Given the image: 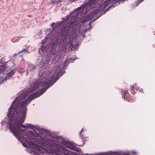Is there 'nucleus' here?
Segmentation results:
<instances>
[{
	"mask_svg": "<svg viewBox=\"0 0 155 155\" xmlns=\"http://www.w3.org/2000/svg\"><path fill=\"white\" fill-rule=\"evenodd\" d=\"M47 83V81H46V80L44 82H42L41 81L35 80V81L27 90L24 89L20 92L18 94V96L13 101L9 108L8 115H9L11 111H17L22 113L25 112L26 114H27L26 105L27 104L30 102L32 99L39 97L43 94L49 87L50 85L48 83L47 86L41 89L39 91L36 92L35 91L34 93L30 94L25 100L23 101V100L31 92L37 90L39 87L44 85Z\"/></svg>",
	"mask_w": 155,
	"mask_h": 155,
	"instance_id": "obj_2",
	"label": "nucleus"
},
{
	"mask_svg": "<svg viewBox=\"0 0 155 155\" xmlns=\"http://www.w3.org/2000/svg\"><path fill=\"white\" fill-rule=\"evenodd\" d=\"M75 0H71V1L72 2H74Z\"/></svg>",
	"mask_w": 155,
	"mask_h": 155,
	"instance_id": "obj_27",
	"label": "nucleus"
},
{
	"mask_svg": "<svg viewBox=\"0 0 155 155\" xmlns=\"http://www.w3.org/2000/svg\"><path fill=\"white\" fill-rule=\"evenodd\" d=\"M28 72H27V73H26V75H28Z\"/></svg>",
	"mask_w": 155,
	"mask_h": 155,
	"instance_id": "obj_28",
	"label": "nucleus"
},
{
	"mask_svg": "<svg viewBox=\"0 0 155 155\" xmlns=\"http://www.w3.org/2000/svg\"><path fill=\"white\" fill-rule=\"evenodd\" d=\"M91 22H89V24H88V25L89 26V27L88 28V29H86V30H87L88 29H89V30H90V29L91 26Z\"/></svg>",
	"mask_w": 155,
	"mask_h": 155,
	"instance_id": "obj_20",
	"label": "nucleus"
},
{
	"mask_svg": "<svg viewBox=\"0 0 155 155\" xmlns=\"http://www.w3.org/2000/svg\"><path fill=\"white\" fill-rule=\"evenodd\" d=\"M27 128L32 129L34 131V130L39 132L40 133L42 134H45V135L48 136L51 135V131L45 129H43L39 127L38 126H34L33 124H26Z\"/></svg>",
	"mask_w": 155,
	"mask_h": 155,
	"instance_id": "obj_7",
	"label": "nucleus"
},
{
	"mask_svg": "<svg viewBox=\"0 0 155 155\" xmlns=\"http://www.w3.org/2000/svg\"><path fill=\"white\" fill-rule=\"evenodd\" d=\"M83 9V10H82V9L79 8V7L74 11L71 17L70 15H67L63 20L61 21V23L64 24L68 21V23L61 29L60 31V35L58 37V39H60V43L62 45L69 44L71 46L72 45L71 38L68 37V35L71 28V26L75 22L79 14L83 13L85 14L87 12H85V9L84 8Z\"/></svg>",
	"mask_w": 155,
	"mask_h": 155,
	"instance_id": "obj_3",
	"label": "nucleus"
},
{
	"mask_svg": "<svg viewBox=\"0 0 155 155\" xmlns=\"http://www.w3.org/2000/svg\"><path fill=\"white\" fill-rule=\"evenodd\" d=\"M132 154H136V153L135 151H132Z\"/></svg>",
	"mask_w": 155,
	"mask_h": 155,
	"instance_id": "obj_23",
	"label": "nucleus"
},
{
	"mask_svg": "<svg viewBox=\"0 0 155 155\" xmlns=\"http://www.w3.org/2000/svg\"><path fill=\"white\" fill-rule=\"evenodd\" d=\"M38 53L40 54L41 56H45L46 54V48H45L42 45L38 49Z\"/></svg>",
	"mask_w": 155,
	"mask_h": 155,
	"instance_id": "obj_9",
	"label": "nucleus"
},
{
	"mask_svg": "<svg viewBox=\"0 0 155 155\" xmlns=\"http://www.w3.org/2000/svg\"><path fill=\"white\" fill-rule=\"evenodd\" d=\"M0 65H2L3 66H4V64L3 63V59L2 58H1L0 59Z\"/></svg>",
	"mask_w": 155,
	"mask_h": 155,
	"instance_id": "obj_18",
	"label": "nucleus"
},
{
	"mask_svg": "<svg viewBox=\"0 0 155 155\" xmlns=\"http://www.w3.org/2000/svg\"><path fill=\"white\" fill-rule=\"evenodd\" d=\"M101 11L100 9H96L93 11L90 14L87 15L85 18L86 21L94 18L93 21H95L101 15Z\"/></svg>",
	"mask_w": 155,
	"mask_h": 155,
	"instance_id": "obj_8",
	"label": "nucleus"
},
{
	"mask_svg": "<svg viewBox=\"0 0 155 155\" xmlns=\"http://www.w3.org/2000/svg\"><path fill=\"white\" fill-rule=\"evenodd\" d=\"M26 115L25 112L22 113L17 111H11L8 115L7 114L8 119V124L9 125L10 131L21 142L23 146L31 148L32 150H37L41 153H48L49 155H78L76 152L68 150L67 148L78 152L81 151V150L74 145L72 142L60 136L57 137V142L47 137L41 138L36 140L25 135L22 138L28 143L27 144L23 142L21 139V133L23 132V130L20 127L27 128L26 125L22 124L25 121Z\"/></svg>",
	"mask_w": 155,
	"mask_h": 155,
	"instance_id": "obj_1",
	"label": "nucleus"
},
{
	"mask_svg": "<svg viewBox=\"0 0 155 155\" xmlns=\"http://www.w3.org/2000/svg\"><path fill=\"white\" fill-rule=\"evenodd\" d=\"M28 50V49H24L23 50H21V51H19L17 54L22 53H25L26 52H27Z\"/></svg>",
	"mask_w": 155,
	"mask_h": 155,
	"instance_id": "obj_13",
	"label": "nucleus"
},
{
	"mask_svg": "<svg viewBox=\"0 0 155 155\" xmlns=\"http://www.w3.org/2000/svg\"><path fill=\"white\" fill-rule=\"evenodd\" d=\"M18 40H19V39L18 38H15L12 39V41L13 42H17L18 41Z\"/></svg>",
	"mask_w": 155,
	"mask_h": 155,
	"instance_id": "obj_14",
	"label": "nucleus"
},
{
	"mask_svg": "<svg viewBox=\"0 0 155 155\" xmlns=\"http://www.w3.org/2000/svg\"><path fill=\"white\" fill-rule=\"evenodd\" d=\"M78 44H76L74 46V49L75 50H77L78 49Z\"/></svg>",
	"mask_w": 155,
	"mask_h": 155,
	"instance_id": "obj_16",
	"label": "nucleus"
},
{
	"mask_svg": "<svg viewBox=\"0 0 155 155\" xmlns=\"http://www.w3.org/2000/svg\"><path fill=\"white\" fill-rule=\"evenodd\" d=\"M56 48V46L53 45L50 49L49 53L47 54L46 60L47 62H50V63H52L56 59L58 53Z\"/></svg>",
	"mask_w": 155,
	"mask_h": 155,
	"instance_id": "obj_6",
	"label": "nucleus"
},
{
	"mask_svg": "<svg viewBox=\"0 0 155 155\" xmlns=\"http://www.w3.org/2000/svg\"><path fill=\"white\" fill-rule=\"evenodd\" d=\"M127 91H124V99H125V96L127 94Z\"/></svg>",
	"mask_w": 155,
	"mask_h": 155,
	"instance_id": "obj_19",
	"label": "nucleus"
},
{
	"mask_svg": "<svg viewBox=\"0 0 155 155\" xmlns=\"http://www.w3.org/2000/svg\"><path fill=\"white\" fill-rule=\"evenodd\" d=\"M134 87L133 85L132 86H130V89L131 90H133V88H134Z\"/></svg>",
	"mask_w": 155,
	"mask_h": 155,
	"instance_id": "obj_24",
	"label": "nucleus"
},
{
	"mask_svg": "<svg viewBox=\"0 0 155 155\" xmlns=\"http://www.w3.org/2000/svg\"><path fill=\"white\" fill-rule=\"evenodd\" d=\"M15 72V69H13L10 71L7 74L6 76V78L8 79L9 77H11L12 75H13Z\"/></svg>",
	"mask_w": 155,
	"mask_h": 155,
	"instance_id": "obj_11",
	"label": "nucleus"
},
{
	"mask_svg": "<svg viewBox=\"0 0 155 155\" xmlns=\"http://www.w3.org/2000/svg\"><path fill=\"white\" fill-rule=\"evenodd\" d=\"M124 0L120 1V0H107L103 2V0H89L88 2L82 5L79 7L81 8L82 10H83L84 8L85 9V12H87L92 9L95 5L96 3H98L99 5L102 8H105L109 4L111 3V5H110L106 10L107 11L110 10V8L113 7H114L116 6V4H120V1L123 2Z\"/></svg>",
	"mask_w": 155,
	"mask_h": 155,
	"instance_id": "obj_4",
	"label": "nucleus"
},
{
	"mask_svg": "<svg viewBox=\"0 0 155 155\" xmlns=\"http://www.w3.org/2000/svg\"><path fill=\"white\" fill-rule=\"evenodd\" d=\"M68 61L66 60L62 64H59L57 67H55L54 71L55 72L53 76H52L49 80V84L52 85L54 84L58 79L60 76H61L65 72L64 71L65 67L68 64Z\"/></svg>",
	"mask_w": 155,
	"mask_h": 155,
	"instance_id": "obj_5",
	"label": "nucleus"
},
{
	"mask_svg": "<svg viewBox=\"0 0 155 155\" xmlns=\"http://www.w3.org/2000/svg\"><path fill=\"white\" fill-rule=\"evenodd\" d=\"M29 133L30 134H31L32 135H33V136H34L35 137V134H33V133H32V132L31 131H30L29 132Z\"/></svg>",
	"mask_w": 155,
	"mask_h": 155,
	"instance_id": "obj_21",
	"label": "nucleus"
},
{
	"mask_svg": "<svg viewBox=\"0 0 155 155\" xmlns=\"http://www.w3.org/2000/svg\"><path fill=\"white\" fill-rule=\"evenodd\" d=\"M87 153H86V154H81H81H80V155H87Z\"/></svg>",
	"mask_w": 155,
	"mask_h": 155,
	"instance_id": "obj_26",
	"label": "nucleus"
},
{
	"mask_svg": "<svg viewBox=\"0 0 155 155\" xmlns=\"http://www.w3.org/2000/svg\"><path fill=\"white\" fill-rule=\"evenodd\" d=\"M82 130H83V129H81V130L80 131V132H79V135H80V137L82 139H83V136L82 135H81V133L82 132Z\"/></svg>",
	"mask_w": 155,
	"mask_h": 155,
	"instance_id": "obj_17",
	"label": "nucleus"
},
{
	"mask_svg": "<svg viewBox=\"0 0 155 155\" xmlns=\"http://www.w3.org/2000/svg\"><path fill=\"white\" fill-rule=\"evenodd\" d=\"M51 26L53 30L57 28L58 27V26L57 25H56L55 23L54 22H53L51 23Z\"/></svg>",
	"mask_w": 155,
	"mask_h": 155,
	"instance_id": "obj_12",
	"label": "nucleus"
},
{
	"mask_svg": "<svg viewBox=\"0 0 155 155\" xmlns=\"http://www.w3.org/2000/svg\"><path fill=\"white\" fill-rule=\"evenodd\" d=\"M50 4L52 6H55L59 3L63 2L64 0H50Z\"/></svg>",
	"mask_w": 155,
	"mask_h": 155,
	"instance_id": "obj_10",
	"label": "nucleus"
},
{
	"mask_svg": "<svg viewBox=\"0 0 155 155\" xmlns=\"http://www.w3.org/2000/svg\"><path fill=\"white\" fill-rule=\"evenodd\" d=\"M90 155H94L92 154H90Z\"/></svg>",
	"mask_w": 155,
	"mask_h": 155,
	"instance_id": "obj_29",
	"label": "nucleus"
},
{
	"mask_svg": "<svg viewBox=\"0 0 155 155\" xmlns=\"http://www.w3.org/2000/svg\"><path fill=\"white\" fill-rule=\"evenodd\" d=\"M36 136H38V135H39L38 134V133H37V132H36Z\"/></svg>",
	"mask_w": 155,
	"mask_h": 155,
	"instance_id": "obj_25",
	"label": "nucleus"
},
{
	"mask_svg": "<svg viewBox=\"0 0 155 155\" xmlns=\"http://www.w3.org/2000/svg\"><path fill=\"white\" fill-rule=\"evenodd\" d=\"M35 67L33 65L31 66L30 67V70L32 71L35 70Z\"/></svg>",
	"mask_w": 155,
	"mask_h": 155,
	"instance_id": "obj_15",
	"label": "nucleus"
},
{
	"mask_svg": "<svg viewBox=\"0 0 155 155\" xmlns=\"http://www.w3.org/2000/svg\"><path fill=\"white\" fill-rule=\"evenodd\" d=\"M143 0H138V3H140L142 2Z\"/></svg>",
	"mask_w": 155,
	"mask_h": 155,
	"instance_id": "obj_22",
	"label": "nucleus"
}]
</instances>
